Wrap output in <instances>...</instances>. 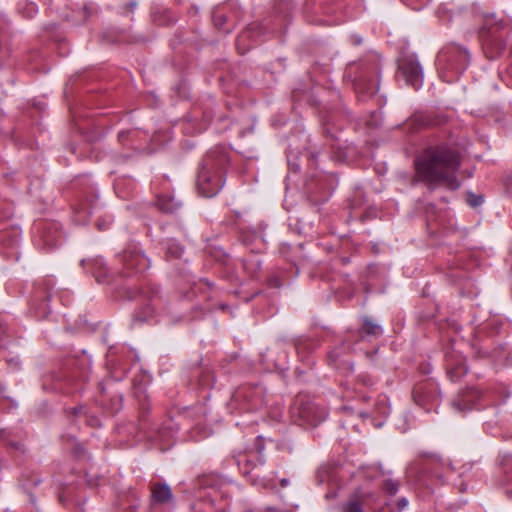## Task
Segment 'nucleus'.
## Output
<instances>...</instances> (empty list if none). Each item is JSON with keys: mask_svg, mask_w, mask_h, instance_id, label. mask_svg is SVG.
<instances>
[{"mask_svg": "<svg viewBox=\"0 0 512 512\" xmlns=\"http://www.w3.org/2000/svg\"><path fill=\"white\" fill-rule=\"evenodd\" d=\"M281 485H282V486H286V485H287V480H286V479H283V480L281 481Z\"/></svg>", "mask_w": 512, "mask_h": 512, "instance_id": "1a4fd4ad", "label": "nucleus"}, {"mask_svg": "<svg viewBox=\"0 0 512 512\" xmlns=\"http://www.w3.org/2000/svg\"><path fill=\"white\" fill-rule=\"evenodd\" d=\"M399 68L407 82L412 86L418 88L421 85L423 72L416 58L413 56L402 58L399 62Z\"/></svg>", "mask_w": 512, "mask_h": 512, "instance_id": "f03ea898", "label": "nucleus"}, {"mask_svg": "<svg viewBox=\"0 0 512 512\" xmlns=\"http://www.w3.org/2000/svg\"><path fill=\"white\" fill-rule=\"evenodd\" d=\"M459 166V160L452 151L441 148L416 162L418 177L427 183L443 182L449 189L455 190L459 182L455 171Z\"/></svg>", "mask_w": 512, "mask_h": 512, "instance_id": "f257e3e1", "label": "nucleus"}, {"mask_svg": "<svg viewBox=\"0 0 512 512\" xmlns=\"http://www.w3.org/2000/svg\"><path fill=\"white\" fill-rule=\"evenodd\" d=\"M343 512H363L362 505L357 500H349L343 506Z\"/></svg>", "mask_w": 512, "mask_h": 512, "instance_id": "39448f33", "label": "nucleus"}, {"mask_svg": "<svg viewBox=\"0 0 512 512\" xmlns=\"http://www.w3.org/2000/svg\"><path fill=\"white\" fill-rule=\"evenodd\" d=\"M152 497L155 502L167 503L172 500V492L168 485H157L152 489Z\"/></svg>", "mask_w": 512, "mask_h": 512, "instance_id": "20e7f679", "label": "nucleus"}, {"mask_svg": "<svg viewBox=\"0 0 512 512\" xmlns=\"http://www.w3.org/2000/svg\"><path fill=\"white\" fill-rule=\"evenodd\" d=\"M481 202H482V198L480 196L479 197H475V198L469 200V203H470L471 206H477Z\"/></svg>", "mask_w": 512, "mask_h": 512, "instance_id": "0eeeda50", "label": "nucleus"}, {"mask_svg": "<svg viewBox=\"0 0 512 512\" xmlns=\"http://www.w3.org/2000/svg\"><path fill=\"white\" fill-rule=\"evenodd\" d=\"M364 330L370 334H377L380 331V327L372 321L366 320L363 326Z\"/></svg>", "mask_w": 512, "mask_h": 512, "instance_id": "423d86ee", "label": "nucleus"}, {"mask_svg": "<svg viewBox=\"0 0 512 512\" xmlns=\"http://www.w3.org/2000/svg\"><path fill=\"white\" fill-rule=\"evenodd\" d=\"M387 489L390 493H395L397 491V486L394 484H387Z\"/></svg>", "mask_w": 512, "mask_h": 512, "instance_id": "6e6552de", "label": "nucleus"}, {"mask_svg": "<svg viewBox=\"0 0 512 512\" xmlns=\"http://www.w3.org/2000/svg\"><path fill=\"white\" fill-rule=\"evenodd\" d=\"M220 181L212 177L207 171H202L198 176V189L205 197H213L220 190Z\"/></svg>", "mask_w": 512, "mask_h": 512, "instance_id": "7ed1b4c3", "label": "nucleus"}, {"mask_svg": "<svg viewBox=\"0 0 512 512\" xmlns=\"http://www.w3.org/2000/svg\"><path fill=\"white\" fill-rule=\"evenodd\" d=\"M401 504H402V507H404V506H406V505H407V501H406L405 499H403V500L401 501Z\"/></svg>", "mask_w": 512, "mask_h": 512, "instance_id": "9d476101", "label": "nucleus"}]
</instances>
